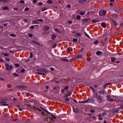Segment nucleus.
<instances>
[{
  "mask_svg": "<svg viewBox=\"0 0 123 123\" xmlns=\"http://www.w3.org/2000/svg\"><path fill=\"white\" fill-rule=\"evenodd\" d=\"M6 66V70L8 71H10L12 68V65H9L8 64H5Z\"/></svg>",
  "mask_w": 123,
  "mask_h": 123,
  "instance_id": "nucleus-1",
  "label": "nucleus"
},
{
  "mask_svg": "<svg viewBox=\"0 0 123 123\" xmlns=\"http://www.w3.org/2000/svg\"><path fill=\"white\" fill-rule=\"evenodd\" d=\"M27 106H28V107H29L30 108V110H31V109H33L35 110H38V108L37 107H37H35V106H33L32 107L31 106L30 107V105L29 104H27Z\"/></svg>",
  "mask_w": 123,
  "mask_h": 123,
  "instance_id": "nucleus-2",
  "label": "nucleus"
},
{
  "mask_svg": "<svg viewBox=\"0 0 123 123\" xmlns=\"http://www.w3.org/2000/svg\"><path fill=\"white\" fill-rule=\"evenodd\" d=\"M99 14L100 15L102 16L105 15L106 14V12L105 11L101 10L99 11Z\"/></svg>",
  "mask_w": 123,
  "mask_h": 123,
  "instance_id": "nucleus-3",
  "label": "nucleus"
},
{
  "mask_svg": "<svg viewBox=\"0 0 123 123\" xmlns=\"http://www.w3.org/2000/svg\"><path fill=\"white\" fill-rule=\"evenodd\" d=\"M96 97L98 102L100 103H101L102 102V99L101 97L99 95H98Z\"/></svg>",
  "mask_w": 123,
  "mask_h": 123,
  "instance_id": "nucleus-4",
  "label": "nucleus"
},
{
  "mask_svg": "<svg viewBox=\"0 0 123 123\" xmlns=\"http://www.w3.org/2000/svg\"><path fill=\"white\" fill-rule=\"evenodd\" d=\"M106 97L107 100L109 101L113 102L115 101V100L114 99L110 98V96L109 95H107Z\"/></svg>",
  "mask_w": 123,
  "mask_h": 123,
  "instance_id": "nucleus-5",
  "label": "nucleus"
},
{
  "mask_svg": "<svg viewBox=\"0 0 123 123\" xmlns=\"http://www.w3.org/2000/svg\"><path fill=\"white\" fill-rule=\"evenodd\" d=\"M16 87L17 88L20 89H25L27 88V87L25 86L22 85L17 86H16Z\"/></svg>",
  "mask_w": 123,
  "mask_h": 123,
  "instance_id": "nucleus-6",
  "label": "nucleus"
},
{
  "mask_svg": "<svg viewBox=\"0 0 123 123\" xmlns=\"http://www.w3.org/2000/svg\"><path fill=\"white\" fill-rule=\"evenodd\" d=\"M101 25L103 28H105L106 27V24L105 22H102L101 24Z\"/></svg>",
  "mask_w": 123,
  "mask_h": 123,
  "instance_id": "nucleus-7",
  "label": "nucleus"
},
{
  "mask_svg": "<svg viewBox=\"0 0 123 123\" xmlns=\"http://www.w3.org/2000/svg\"><path fill=\"white\" fill-rule=\"evenodd\" d=\"M39 71H41L44 72L45 73H48L49 72L48 71L44 69H39Z\"/></svg>",
  "mask_w": 123,
  "mask_h": 123,
  "instance_id": "nucleus-8",
  "label": "nucleus"
},
{
  "mask_svg": "<svg viewBox=\"0 0 123 123\" xmlns=\"http://www.w3.org/2000/svg\"><path fill=\"white\" fill-rule=\"evenodd\" d=\"M96 54L98 55H102L103 53L102 52L100 51H98L97 52H96Z\"/></svg>",
  "mask_w": 123,
  "mask_h": 123,
  "instance_id": "nucleus-9",
  "label": "nucleus"
},
{
  "mask_svg": "<svg viewBox=\"0 0 123 123\" xmlns=\"http://www.w3.org/2000/svg\"><path fill=\"white\" fill-rule=\"evenodd\" d=\"M105 92V90H103L102 91H99L98 92L100 94L103 95L104 94Z\"/></svg>",
  "mask_w": 123,
  "mask_h": 123,
  "instance_id": "nucleus-10",
  "label": "nucleus"
},
{
  "mask_svg": "<svg viewBox=\"0 0 123 123\" xmlns=\"http://www.w3.org/2000/svg\"><path fill=\"white\" fill-rule=\"evenodd\" d=\"M49 26H45L43 30H44L46 31L49 30Z\"/></svg>",
  "mask_w": 123,
  "mask_h": 123,
  "instance_id": "nucleus-11",
  "label": "nucleus"
},
{
  "mask_svg": "<svg viewBox=\"0 0 123 123\" xmlns=\"http://www.w3.org/2000/svg\"><path fill=\"white\" fill-rule=\"evenodd\" d=\"M89 100V99H87L86 100L83 101H81V102H79V103H86Z\"/></svg>",
  "mask_w": 123,
  "mask_h": 123,
  "instance_id": "nucleus-12",
  "label": "nucleus"
},
{
  "mask_svg": "<svg viewBox=\"0 0 123 123\" xmlns=\"http://www.w3.org/2000/svg\"><path fill=\"white\" fill-rule=\"evenodd\" d=\"M46 117L45 118H44L45 120L46 121H48V116H49V115L48 114H46L45 115Z\"/></svg>",
  "mask_w": 123,
  "mask_h": 123,
  "instance_id": "nucleus-13",
  "label": "nucleus"
},
{
  "mask_svg": "<svg viewBox=\"0 0 123 123\" xmlns=\"http://www.w3.org/2000/svg\"><path fill=\"white\" fill-rule=\"evenodd\" d=\"M74 112L76 113L78 112L79 111L78 109V108H74Z\"/></svg>",
  "mask_w": 123,
  "mask_h": 123,
  "instance_id": "nucleus-14",
  "label": "nucleus"
},
{
  "mask_svg": "<svg viewBox=\"0 0 123 123\" xmlns=\"http://www.w3.org/2000/svg\"><path fill=\"white\" fill-rule=\"evenodd\" d=\"M33 24H37L38 23V20H34L32 22Z\"/></svg>",
  "mask_w": 123,
  "mask_h": 123,
  "instance_id": "nucleus-15",
  "label": "nucleus"
},
{
  "mask_svg": "<svg viewBox=\"0 0 123 123\" xmlns=\"http://www.w3.org/2000/svg\"><path fill=\"white\" fill-rule=\"evenodd\" d=\"M86 0H80L79 1V2L80 3L83 4L86 1Z\"/></svg>",
  "mask_w": 123,
  "mask_h": 123,
  "instance_id": "nucleus-16",
  "label": "nucleus"
},
{
  "mask_svg": "<svg viewBox=\"0 0 123 123\" xmlns=\"http://www.w3.org/2000/svg\"><path fill=\"white\" fill-rule=\"evenodd\" d=\"M82 55H77L76 57V58L77 59H79L80 58H82Z\"/></svg>",
  "mask_w": 123,
  "mask_h": 123,
  "instance_id": "nucleus-17",
  "label": "nucleus"
},
{
  "mask_svg": "<svg viewBox=\"0 0 123 123\" xmlns=\"http://www.w3.org/2000/svg\"><path fill=\"white\" fill-rule=\"evenodd\" d=\"M13 75L16 77L18 76H19V74H18L16 73H14L13 74Z\"/></svg>",
  "mask_w": 123,
  "mask_h": 123,
  "instance_id": "nucleus-18",
  "label": "nucleus"
},
{
  "mask_svg": "<svg viewBox=\"0 0 123 123\" xmlns=\"http://www.w3.org/2000/svg\"><path fill=\"white\" fill-rule=\"evenodd\" d=\"M9 9V7L7 6H5L3 8V9L4 10H7Z\"/></svg>",
  "mask_w": 123,
  "mask_h": 123,
  "instance_id": "nucleus-19",
  "label": "nucleus"
},
{
  "mask_svg": "<svg viewBox=\"0 0 123 123\" xmlns=\"http://www.w3.org/2000/svg\"><path fill=\"white\" fill-rule=\"evenodd\" d=\"M67 49L68 51L70 52L72 51V49L71 48H68Z\"/></svg>",
  "mask_w": 123,
  "mask_h": 123,
  "instance_id": "nucleus-20",
  "label": "nucleus"
},
{
  "mask_svg": "<svg viewBox=\"0 0 123 123\" xmlns=\"http://www.w3.org/2000/svg\"><path fill=\"white\" fill-rule=\"evenodd\" d=\"M56 37V36L54 35H52V39L53 40H54V38Z\"/></svg>",
  "mask_w": 123,
  "mask_h": 123,
  "instance_id": "nucleus-21",
  "label": "nucleus"
},
{
  "mask_svg": "<svg viewBox=\"0 0 123 123\" xmlns=\"http://www.w3.org/2000/svg\"><path fill=\"white\" fill-rule=\"evenodd\" d=\"M116 60V59L114 58H112L111 59V61L113 62H115Z\"/></svg>",
  "mask_w": 123,
  "mask_h": 123,
  "instance_id": "nucleus-22",
  "label": "nucleus"
},
{
  "mask_svg": "<svg viewBox=\"0 0 123 123\" xmlns=\"http://www.w3.org/2000/svg\"><path fill=\"white\" fill-rule=\"evenodd\" d=\"M15 65L16 67H18L19 66V65L18 63H16L15 64Z\"/></svg>",
  "mask_w": 123,
  "mask_h": 123,
  "instance_id": "nucleus-23",
  "label": "nucleus"
},
{
  "mask_svg": "<svg viewBox=\"0 0 123 123\" xmlns=\"http://www.w3.org/2000/svg\"><path fill=\"white\" fill-rule=\"evenodd\" d=\"M47 3H49V4H51L52 3V1L51 0H48V1H47Z\"/></svg>",
  "mask_w": 123,
  "mask_h": 123,
  "instance_id": "nucleus-24",
  "label": "nucleus"
},
{
  "mask_svg": "<svg viewBox=\"0 0 123 123\" xmlns=\"http://www.w3.org/2000/svg\"><path fill=\"white\" fill-rule=\"evenodd\" d=\"M17 106L18 107V109H19V111H22L23 110V109L22 108H20L19 107V106H18V105Z\"/></svg>",
  "mask_w": 123,
  "mask_h": 123,
  "instance_id": "nucleus-25",
  "label": "nucleus"
},
{
  "mask_svg": "<svg viewBox=\"0 0 123 123\" xmlns=\"http://www.w3.org/2000/svg\"><path fill=\"white\" fill-rule=\"evenodd\" d=\"M57 44L56 43H55L54 44L52 47V48H55Z\"/></svg>",
  "mask_w": 123,
  "mask_h": 123,
  "instance_id": "nucleus-26",
  "label": "nucleus"
},
{
  "mask_svg": "<svg viewBox=\"0 0 123 123\" xmlns=\"http://www.w3.org/2000/svg\"><path fill=\"white\" fill-rule=\"evenodd\" d=\"M47 8L45 7H44L43 8L42 10V12H43L44 11H45V10H46L47 9Z\"/></svg>",
  "mask_w": 123,
  "mask_h": 123,
  "instance_id": "nucleus-27",
  "label": "nucleus"
},
{
  "mask_svg": "<svg viewBox=\"0 0 123 123\" xmlns=\"http://www.w3.org/2000/svg\"><path fill=\"white\" fill-rule=\"evenodd\" d=\"M10 0H3V2L4 3H6L9 1Z\"/></svg>",
  "mask_w": 123,
  "mask_h": 123,
  "instance_id": "nucleus-28",
  "label": "nucleus"
},
{
  "mask_svg": "<svg viewBox=\"0 0 123 123\" xmlns=\"http://www.w3.org/2000/svg\"><path fill=\"white\" fill-rule=\"evenodd\" d=\"M35 27V26L34 25L31 26L30 27V29H33Z\"/></svg>",
  "mask_w": 123,
  "mask_h": 123,
  "instance_id": "nucleus-29",
  "label": "nucleus"
},
{
  "mask_svg": "<svg viewBox=\"0 0 123 123\" xmlns=\"http://www.w3.org/2000/svg\"><path fill=\"white\" fill-rule=\"evenodd\" d=\"M70 100V99L69 98H65V101H69Z\"/></svg>",
  "mask_w": 123,
  "mask_h": 123,
  "instance_id": "nucleus-30",
  "label": "nucleus"
},
{
  "mask_svg": "<svg viewBox=\"0 0 123 123\" xmlns=\"http://www.w3.org/2000/svg\"><path fill=\"white\" fill-rule=\"evenodd\" d=\"M95 112V111L93 110H92L90 111V112L91 113H94Z\"/></svg>",
  "mask_w": 123,
  "mask_h": 123,
  "instance_id": "nucleus-31",
  "label": "nucleus"
},
{
  "mask_svg": "<svg viewBox=\"0 0 123 123\" xmlns=\"http://www.w3.org/2000/svg\"><path fill=\"white\" fill-rule=\"evenodd\" d=\"M78 41V39L76 38H74L73 39V41L74 42H77Z\"/></svg>",
  "mask_w": 123,
  "mask_h": 123,
  "instance_id": "nucleus-32",
  "label": "nucleus"
},
{
  "mask_svg": "<svg viewBox=\"0 0 123 123\" xmlns=\"http://www.w3.org/2000/svg\"><path fill=\"white\" fill-rule=\"evenodd\" d=\"M98 40L94 42V44H98Z\"/></svg>",
  "mask_w": 123,
  "mask_h": 123,
  "instance_id": "nucleus-33",
  "label": "nucleus"
},
{
  "mask_svg": "<svg viewBox=\"0 0 123 123\" xmlns=\"http://www.w3.org/2000/svg\"><path fill=\"white\" fill-rule=\"evenodd\" d=\"M55 30L56 32H57L59 33H60V32L58 30V29L56 28H55Z\"/></svg>",
  "mask_w": 123,
  "mask_h": 123,
  "instance_id": "nucleus-34",
  "label": "nucleus"
},
{
  "mask_svg": "<svg viewBox=\"0 0 123 123\" xmlns=\"http://www.w3.org/2000/svg\"><path fill=\"white\" fill-rule=\"evenodd\" d=\"M28 36L30 37H31L33 36V35L29 33L28 34Z\"/></svg>",
  "mask_w": 123,
  "mask_h": 123,
  "instance_id": "nucleus-35",
  "label": "nucleus"
},
{
  "mask_svg": "<svg viewBox=\"0 0 123 123\" xmlns=\"http://www.w3.org/2000/svg\"><path fill=\"white\" fill-rule=\"evenodd\" d=\"M30 58H32L33 57V53L32 52H31L30 53Z\"/></svg>",
  "mask_w": 123,
  "mask_h": 123,
  "instance_id": "nucleus-36",
  "label": "nucleus"
},
{
  "mask_svg": "<svg viewBox=\"0 0 123 123\" xmlns=\"http://www.w3.org/2000/svg\"><path fill=\"white\" fill-rule=\"evenodd\" d=\"M10 36L12 37H16V35H15L14 34H11L10 35Z\"/></svg>",
  "mask_w": 123,
  "mask_h": 123,
  "instance_id": "nucleus-37",
  "label": "nucleus"
},
{
  "mask_svg": "<svg viewBox=\"0 0 123 123\" xmlns=\"http://www.w3.org/2000/svg\"><path fill=\"white\" fill-rule=\"evenodd\" d=\"M80 15H78L76 17V18L77 19H79L80 18Z\"/></svg>",
  "mask_w": 123,
  "mask_h": 123,
  "instance_id": "nucleus-38",
  "label": "nucleus"
},
{
  "mask_svg": "<svg viewBox=\"0 0 123 123\" xmlns=\"http://www.w3.org/2000/svg\"><path fill=\"white\" fill-rule=\"evenodd\" d=\"M32 42L33 43H36V44H38V43L37 42H36L35 41H32Z\"/></svg>",
  "mask_w": 123,
  "mask_h": 123,
  "instance_id": "nucleus-39",
  "label": "nucleus"
},
{
  "mask_svg": "<svg viewBox=\"0 0 123 123\" xmlns=\"http://www.w3.org/2000/svg\"><path fill=\"white\" fill-rule=\"evenodd\" d=\"M25 69H23L21 70V72L22 73H23L25 71Z\"/></svg>",
  "mask_w": 123,
  "mask_h": 123,
  "instance_id": "nucleus-40",
  "label": "nucleus"
},
{
  "mask_svg": "<svg viewBox=\"0 0 123 123\" xmlns=\"http://www.w3.org/2000/svg\"><path fill=\"white\" fill-rule=\"evenodd\" d=\"M29 10V9L28 8H27V7H26V8H25V11H28Z\"/></svg>",
  "mask_w": 123,
  "mask_h": 123,
  "instance_id": "nucleus-41",
  "label": "nucleus"
},
{
  "mask_svg": "<svg viewBox=\"0 0 123 123\" xmlns=\"http://www.w3.org/2000/svg\"><path fill=\"white\" fill-rule=\"evenodd\" d=\"M85 34L89 38H90V37L86 33H85Z\"/></svg>",
  "mask_w": 123,
  "mask_h": 123,
  "instance_id": "nucleus-42",
  "label": "nucleus"
},
{
  "mask_svg": "<svg viewBox=\"0 0 123 123\" xmlns=\"http://www.w3.org/2000/svg\"><path fill=\"white\" fill-rule=\"evenodd\" d=\"M68 89V86H66L64 88V89L65 90H67Z\"/></svg>",
  "mask_w": 123,
  "mask_h": 123,
  "instance_id": "nucleus-43",
  "label": "nucleus"
},
{
  "mask_svg": "<svg viewBox=\"0 0 123 123\" xmlns=\"http://www.w3.org/2000/svg\"><path fill=\"white\" fill-rule=\"evenodd\" d=\"M26 96H29L30 95V93L29 92H27L26 94Z\"/></svg>",
  "mask_w": 123,
  "mask_h": 123,
  "instance_id": "nucleus-44",
  "label": "nucleus"
},
{
  "mask_svg": "<svg viewBox=\"0 0 123 123\" xmlns=\"http://www.w3.org/2000/svg\"><path fill=\"white\" fill-rule=\"evenodd\" d=\"M85 13L83 12H80V14L81 15H83L85 14Z\"/></svg>",
  "mask_w": 123,
  "mask_h": 123,
  "instance_id": "nucleus-45",
  "label": "nucleus"
},
{
  "mask_svg": "<svg viewBox=\"0 0 123 123\" xmlns=\"http://www.w3.org/2000/svg\"><path fill=\"white\" fill-rule=\"evenodd\" d=\"M5 60H6V61H9V60H10L8 58H5Z\"/></svg>",
  "mask_w": 123,
  "mask_h": 123,
  "instance_id": "nucleus-46",
  "label": "nucleus"
},
{
  "mask_svg": "<svg viewBox=\"0 0 123 123\" xmlns=\"http://www.w3.org/2000/svg\"><path fill=\"white\" fill-rule=\"evenodd\" d=\"M4 55L5 56H7L8 55V54L7 53H5L4 54Z\"/></svg>",
  "mask_w": 123,
  "mask_h": 123,
  "instance_id": "nucleus-47",
  "label": "nucleus"
},
{
  "mask_svg": "<svg viewBox=\"0 0 123 123\" xmlns=\"http://www.w3.org/2000/svg\"><path fill=\"white\" fill-rule=\"evenodd\" d=\"M113 22L114 25H117L116 22L115 21H113Z\"/></svg>",
  "mask_w": 123,
  "mask_h": 123,
  "instance_id": "nucleus-48",
  "label": "nucleus"
},
{
  "mask_svg": "<svg viewBox=\"0 0 123 123\" xmlns=\"http://www.w3.org/2000/svg\"><path fill=\"white\" fill-rule=\"evenodd\" d=\"M37 1V0H34L33 1V3H35Z\"/></svg>",
  "mask_w": 123,
  "mask_h": 123,
  "instance_id": "nucleus-49",
  "label": "nucleus"
},
{
  "mask_svg": "<svg viewBox=\"0 0 123 123\" xmlns=\"http://www.w3.org/2000/svg\"><path fill=\"white\" fill-rule=\"evenodd\" d=\"M76 35L77 36H81V35H80V33H77L76 34Z\"/></svg>",
  "mask_w": 123,
  "mask_h": 123,
  "instance_id": "nucleus-50",
  "label": "nucleus"
},
{
  "mask_svg": "<svg viewBox=\"0 0 123 123\" xmlns=\"http://www.w3.org/2000/svg\"><path fill=\"white\" fill-rule=\"evenodd\" d=\"M20 2L21 3H24V1L23 0H21L20 1Z\"/></svg>",
  "mask_w": 123,
  "mask_h": 123,
  "instance_id": "nucleus-51",
  "label": "nucleus"
},
{
  "mask_svg": "<svg viewBox=\"0 0 123 123\" xmlns=\"http://www.w3.org/2000/svg\"><path fill=\"white\" fill-rule=\"evenodd\" d=\"M43 19H39V22H43Z\"/></svg>",
  "mask_w": 123,
  "mask_h": 123,
  "instance_id": "nucleus-52",
  "label": "nucleus"
},
{
  "mask_svg": "<svg viewBox=\"0 0 123 123\" xmlns=\"http://www.w3.org/2000/svg\"><path fill=\"white\" fill-rule=\"evenodd\" d=\"M29 61V59L25 60V62H27Z\"/></svg>",
  "mask_w": 123,
  "mask_h": 123,
  "instance_id": "nucleus-53",
  "label": "nucleus"
},
{
  "mask_svg": "<svg viewBox=\"0 0 123 123\" xmlns=\"http://www.w3.org/2000/svg\"><path fill=\"white\" fill-rule=\"evenodd\" d=\"M50 70L52 71H53L54 70V68H50Z\"/></svg>",
  "mask_w": 123,
  "mask_h": 123,
  "instance_id": "nucleus-54",
  "label": "nucleus"
},
{
  "mask_svg": "<svg viewBox=\"0 0 123 123\" xmlns=\"http://www.w3.org/2000/svg\"><path fill=\"white\" fill-rule=\"evenodd\" d=\"M23 20L25 21V22H28V20H27V19H24Z\"/></svg>",
  "mask_w": 123,
  "mask_h": 123,
  "instance_id": "nucleus-55",
  "label": "nucleus"
},
{
  "mask_svg": "<svg viewBox=\"0 0 123 123\" xmlns=\"http://www.w3.org/2000/svg\"><path fill=\"white\" fill-rule=\"evenodd\" d=\"M43 4V3L41 2H39V5L41 6Z\"/></svg>",
  "mask_w": 123,
  "mask_h": 123,
  "instance_id": "nucleus-56",
  "label": "nucleus"
},
{
  "mask_svg": "<svg viewBox=\"0 0 123 123\" xmlns=\"http://www.w3.org/2000/svg\"><path fill=\"white\" fill-rule=\"evenodd\" d=\"M20 18H21V17H16L17 18L18 20H20Z\"/></svg>",
  "mask_w": 123,
  "mask_h": 123,
  "instance_id": "nucleus-57",
  "label": "nucleus"
},
{
  "mask_svg": "<svg viewBox=\"0 0 123 123\" xmlns=\"http://www.w3.org/2000/svg\"><path fill=\"white\" fill-rule=\"evenodd\" d=\"M13 9L14 10H18V9L17 8H14Z\"/></svg>",
  "mask_w": 123,
  "mask_h": 123,
  "instance_id": "nucleus-58",
  "label": "nucleus"
},
{
  "mask_svg": "<svg viewBox=\"0 0 123 123\" xmlns=\"http://www.w3.org/2000/svg\"><path fill=\"white\" fill-rule=\"evenodd\" d=\"M68 22L69 23L71 24L72 23V22L71 20H69L68 21Z\"/></svg>",
  "mask_w": 123,
  "mask_h": 123,
  "instance_id": "nucleus-59",
  "label": "nucleus"
},
{
  "mask_svg": "<svg viewBox=\"0 0 123 123\" xmlns=\"http://www.w3.org/2000/svg\"><path fill=\"white\" fill-rule=\"evenodd\" d=\"M70 95V93H68V94H67L66 95V97H68Z\"/></svg>",
  "mask_w": 123,
  "mask_h": 123,
  "instance_id": "nucleus-60",
  "label": "nucleus"
},
{
  "mask_svg": "<svg viewBox=\"0 0 123 123\" xmlns=\"http://www.w3.org/2000/svg\"><path fill=\"white\" fill-rule=\"evenodd\" d=\"M67 7L68 8H70L71 7V6L70 5H67Z\"/></svg>",
  "mask_w": 123,
  "mask_h": 123,
  "instance_id": "nucleus-61",
  "label": "nucleus"
},
{
  "mask_svg": "<svg viewBox=\"0 0 123 123\" xmlns=\"http://www.w3.org/2000/svg\"><path fill=\"white\" fill-rule=\"evenodd\" d=\"M41 113L42 115H44L45 114L44 112H41Z\"/></svg>",
  "mask_w": 123,
  "mask_h": 123,
  "instance_id": "nucleus-62",
  "label": "nucleus"
},
{
  "mask_svg": "<svg viewBox=\"0 0 123 123\" xmlns=\"http://www.w3.org/2000/svg\"><path fill=\"white\" fill-rule=\"evenodd\" d=\"M51 116L54 118V119H56V117L54 116H53L52 115H51Z\"/></svg>",
  "mask_w": 123,
  "mask_h": 123,
  "instance_id": "nucleus-63",
  "label": "nucleus"
},
{
  "mask_svg": "<svg viewBox=\"0 0 123 123\" xmlns=\"http://www.w3.org/2000/svg\"><path fill=\"white\" fill-rule=\"evenodd\" d=\"M0 61H1V62H4V61L1 59H0Z\"/></svg>",
  "mask_w": 123,
  "mask_h": 123,
  "instance_id": "nucleus-64",
  "label": "nucleus"
}]
</instances>
